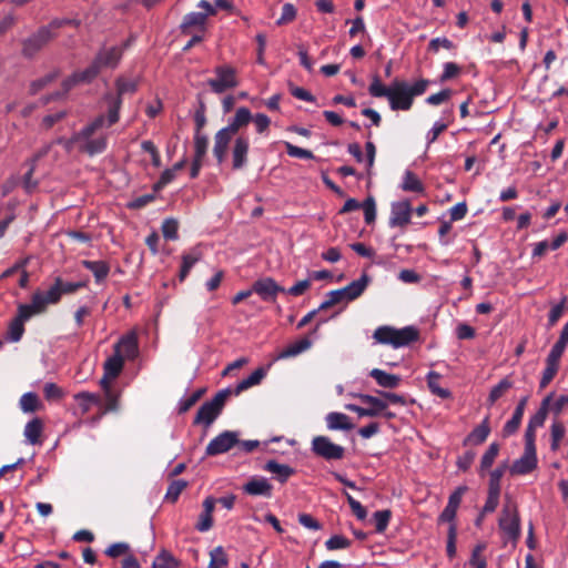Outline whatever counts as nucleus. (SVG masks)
I'll return each instance as SVG.
<instances>
[{"mask_svg": "<svg viewBox=\"0 0 568 568\" xmlns=\"http://www.w3.org/2000/svg\"><path fill=\"white\" fill-rule=\"evenodd\" d=\"M206 23V14L202 12H190L183 17L180 29L182 33H189L191 28L199 27L204 30Z\"/></svg>", "mask_w": 568, "mask_h": 568, "instance_id": "30", "label": "nucleus"}, {"mask_svg": "<svg viewBox=\"0 0 568 568\" xmlns=\"http://www.w3.org/2000/svg\"><path fill=\"white\" fill-rule=\"evenodd\" d=\"M43 432V423L40 418L36 417L24 427V436L31 445L41 444V434Z\"/></svg>", "mask_w": 568, "mask_h": 568, "instance_id": "29", "label": "nucleus"}, {"mask_svg": "<svg viewBox=\"0 0 568 568\" xmlns=\"http://www.w3.org/2000/svg\"><path fill=\"white\" fill-rule=\"evenodd\" d=\"M499 450H500V446L498 443L494 442L488 446L487 450L484 453V455L481 456V459H480V466H479V475L480 476H484V473L493 466L496 457L499 454Z\"/></svg>", "mask_w": 568, "mask_h": 568, "instance_id": "34", "label": "nucleus"}, {"mask_svg": "<svg viewBox=\"0 0 568 568\" xmlns=\"http://www.w3.org/2000/svg\"><path fill=\"white\" fill-rule=\"evenodd\" d=\"M440 48L446 50H455L457 45L446 37L434 38L428 43V51L437 53Z\"/></svg>", "mask_w": 568, "mask_h": 568, "instance_id": "54", "label": "nucleus"}, {"mask_svg": "<svg viewBox=\"0 0 568 568\" xmlns=\"http://www.w3.org/2000/svg\"><path fill=\"white\" fill-rule=\"evenodd\" d=\"M155 200L154 193H148L143 194L141 196H138L133 199L131 202L128 203V207L131 210H140L149 205Z\"/></svg>", "mask_w": 568, "mask_h": 568, "instance_id": "63", "label": "nucleus"}, {"mask_svg": "<svg viewBox=\"0 0 568 568\" xmlns=\"http://www.w3.org/2000/svg\"><path fill=\"white\" fill-rule=\"evenodd\" d=\"M326 426L329 430H352L354 428L349 417L344 413L332 412L325 417Z\"/></svg>", "mask_w": 568, "mask_h": 568, "instance_id": "22", "label": "nucleus"}, {"mask_svg": "<svg viewBox=\"0 0 568 568\" xmlns=\"http://www.w3.org/2000/svg\"><path fill=\"white\" fill-rule=\"evenodd\" d=\"M82 265L93 273L97 283L104 281L110 273V265L105 261L83 260Z\"/></svg>", "mask_w": 568, "mask_h": 568, "instance_id": "28", "label": "nucleus"}, {"mask_svg": "<svg viewBox=\"0 0 568 568\" xmlns=\"http://www.w3.org/2000/svg\"><path fill=\"white\" fill-rule=\"evenodd\" d=\"M286 153L292 158H298V159H307L312 160L314 159V154L312 151L298 148L290 142H284Z\"/></svg>", "mask_w": 568, "mask_h": 568, "instance_id": "58", "label": "nucleus"}, {"mask_svg": "<svg viewBox=\"0 0 568 568\" xmlns=\"http://www.w3.org/2000/svg\"><path fill=\"white\" fill-rule=\"evenodd\" d=\"M252 291L265 302H275L278 293H285V288L278 285L272 277H263L252 284Z\"/></svg>", "mask_w": 568, "mask_h": 568, "instance_id": "14", "label": "nucleus"}, {"mask_svg": "<svg viewBox=\"0 0 568 568\" xmlns=\"http://www.w3.org/2000/svg\"><path fill=\"white\" fill-rule=\"evenodd\" d=\"M19 405L24 413H34L42 408L39 396L32 392L23 394L20 397Z\"/></svg>", "mask_w": 568, "mask_h": 568, "instance_id": "37", "label": "nucleus"}, {"mask_svg": "<svg viewBox=\"0 0 568 568\" xmlns=\"http://www.w3.org/2000/svg\"><path fill=\"white\" fill-rule=\"evenodd\" d=\"M179 561L166 550H162L153 560L152 568H178Z\"/></svg>", "mask_w": 568, "mask_h": 568, "instance_id": "42", "label": "nucleus"}, {"mask_svg": "<svg viewBox=\"0 0 568 568\" xmlns=\"http://www.w3.org/2000/svg\"><path fill=\"white\" fill-rule=\"evenodd\" d=\"M368 92L374 98H387L393 111H408L413 106V98L407 90V82L395 80L389 87L382 83L381 79L373 77Z\"/></svg>", "mask_w": 568, "mask_h": 568, "instance_id": "1", "label": "nucleus"}, {"mask_svg": "<svg viewBox=\"0 0 568 568\" xmlns=\"http://www.w3.org/2000/svg\"><path fill=\"white\" fill-rule=\"evenodd\" d=\"M75 77L78 78L79 83H90L92 82L100 73V69L95 64L94 61L82 71H75Z\"/></svg>", "mask_w": 568, "mask_h": 568, "instance_id": "51", "label": "nucleus"}, {"mask_svg": "<svg viewBox=\"0 0 568 568\" xmlns=\"http://www.w3.org/2000/svg\"><path fill=\"white\" fill-rule=\"evenodd\" d=\"M442 375L435 371H430L428 374H427V386L429 388V390L432 392V394L443 398V399H447V398H450L452 397V393L449 389L447 388H443L439 386V379H440Z\"/></svg>", "mask_w": 568, "mask_h": 568, "instance_id": "32", "label": "nucleus"}, {"mask_svg": "<svg viewBox=\"0 0 568 568\" xmlns=\"http://www.w3.org/2000/svg\"><path fill=\"white\" fill-rule=\"evenodd\" d=\"M499 497H500L499 491L487 490V498H486L485 505L483 507V514L494 513L499 505Z\"/></svg>", "mask_w": 568, "mask_h": 568, "instance_id": "62", "label": "nucleus"}, {"mask_svg": "<svg viewBox=\"0 0 568 568\" xmlns=\"http://www.w3.org/2000/svg\"><path fill=\"white\" fill-rule=\"evenodd\" d=\"M402 189L406 192L424 193L425 186L417 175L412 171H406L403 176Z\"/></svg>", "mask_w": 568, "mask_h": 568, "instance_id": "35", "label": "nucleus"}, {"mask_svg": "<svg viewBox=\"0 0 568 568\" xmlns=\"http://www.w3.org/2000/svg\"><path fill=\"white\" fill-rule=\"evenodd\" d=\"M214 73L216 78L207 80V85L214 93L221 94L237 87L236 70L233 67L227 64L217 65Z\"/></svg>", "mask_w": 568, "mask_h": 568, "instance_id": "8", "label": "nucleus"}, {"mask_svg": "<svg viewBox=\"0 0 568 568\" xmlns=\"http://www.w3.org/2000/svg\"><path fill=\"white\" fill-rule=\"evenodd\" d=\"M457 525L448 526L446 552L448 558L456 556Z\"/></svg>", "mask_w": 568, "mask_h": 568, "instance_id": "60", "label": "nucleus"}, {"mask_svg": "<svg viewBox=\"0 0 568 568\" xmlns=\"http://www.w3.org/2000/svg\"><path fill=\"white\" fill-rule=\"evenodd\" d=\"M369 376L373 377L376 383L384 388H396L402 381L398 375L389 374L379 368H373L369 372Z\"/></svg>", "mask_w": 568, "mask_h": 568, "instance_id": "26", "label": "nucleus"}, {"mask_svg": "<svg viewBox=\"0 0 568 568\" xmlns=\"http://www.w3.org/2000/svg\"><path fill=\"white\" fill-rule=\"evenodd\" d=\"M312 345V342L308 339V337H303L297 342H294L286 346L285 348L281 349L275 359H286L290 357H295L303 353L304 351L308 349Z\"/></svg>", "mask_w": 568, "mask_h": 568, "instance_id": "24", "label": "nucleus"}, {"mask_svg": "<svg viewBox=\"0 0 568 568\" xmlns=\"http://www.w3.org/2000/svg\"><path fill=\"white\" fill-rule=\"evenodd\" d=\"M200 260V254L189 253L182 256V265L179 274V278L183 282L189 275L193 265Z\"/></svg>", "mask_w": 568, "mask_h": 568, "instance_id": "50", "label": "nucleus"}, {"mask_svg": "<svg viewBox=\"0 0 568 568\" xmlns=\"http://www.w3.org/2000/svg\"><path fill=\"white\" fill-rule=\"evenodd\" d=\"M114 352L124 358L133 359L139 353L138 336L134 332L123 335L114 345Z\"/></svg>", "mask_w": 568, "mask_h": 568, "instance_id": "19", "label": "nucleus"}, {"mask_svg": "<svg viewBox=\"0 0 568 568\" xmlns=\"http://www.w3.org/2000/svg\"><path fill=\"white\" fill-rule=\"evenodd\" d=\"M233 119L242 128H246L248 125V123L252 122L253 114L247 108L241 106L235 111Z\"/></svg>", "mask_w": 568, "mask_h": 568, "instance_id": "64", "label": "nucleus"}, {"mask_svg": "<svg viewBox=\"0 0 568 568\" xmlns=\"http://www.w3.org/2000/svg\"><path fill=\"white\" fill-rule=\"evenodd\" d=\"M122 54L123 48L116 45L111 48H102L99 50L93 61L100 71L104 68L115 69L122 59Z\"/></svg>", "mask_w": 568, "mask_h": 568, "instance_id": "16", "label": "nucleus"}, {"mask_svg": "<svg viewBox=\"0 0 568 568\" xmlns=\"http://www.w3.org/2000/svg\"><path fill=\"white\" fill-rule=\"evenodd\" d=\"M63 23V21H50L22 39L20 42L21 55L27 60L36 59L42 50L59 37L58 31Z\"/></svg>", "mask_w": 568, "mask_h": 568, "instance_id": "2", "label": "nucleus"}, {"mask_svg": "<svg viewBox=\"0 0 568 568\" xmlns=\"http://www.w3.org/2000/svg\"><path fill=\"white\" fill-rule=\"evenodd\" d=\"M205 388H200L191 394L189 397L180 400L179 413L184 414L189 412L204 395Z\"/></svg>", "mask_w": 568, "mask_h": 568, "instance_id": "52", "label": "nucleus"}, {"mask_svg": "<svg viewBox=\"0 0 568 568\" xmlns=\"http://www.w3.org/2000/svg\"><path fill=\"white\" fill-rule=\"evenodd\" d=\"M356 397L361 403L368 406L362 407L355 404H347L345 408L356 413L359 417H377L387 408V403L383 398L368 394H357Z\"/></svg>", "mask_w": 568, "mask_h": 568, "instance_id": "9", "label": "nucleus"}, {"mask_svg": "<svg viewBox=\"0 0 568 568\" xmlns=\"http://www.w3.org/2000/svg\"><path fill=\"white\" fill-rule=\"evenodd\" d=\"M351 544L352 541L348 538L342 535H334L325 541V547L327 550L345 549L348 548Z\"/></svg>", "mask_w": 568, "mask_h": 568, "instance_id": "57", "label": "nucleus"}, {"mask_svg": "<svg viewBox=\"0 0 568 568\" xmlns=\"http://www.w3.org/2000/svg\"><path fill=\"white\" fill-rule=\"evenodd\" d=\"M239 444V434L232 430H224L215 436L205 448L206 456H216L230 452Z\"/></svg>", "mask_w": 568, "mask_h": 568, "instance_id": "12", "label": "nucleus"}, {"mask_svg": "<svg viewBox=\"0 0 568 568\" xmlns=\"http://www.w3.org/2000/svg\"><path fill=\"white\" fill-rule=\"evenodd\" d=\"M24 333V322L18 318L17 316L10 322L7 338L10 342H19L22 338Z\"/></svg>", "mask_w": 568, "mask_h": 568, "instance_id": "43", "label": "nucleus"}, {"mask_svg": "<svg viewBox=\"0 0 568 568\" xmlns=\"http://www.w3.org/2000/svg\"><path fill=\"white\" fill-rule=\"evenodd\" d=\"M59 77L58 71H53L51 73L45 74L42 78H39L30 83L29 91L30 94L34 95L39 91H41L43 88H45L48 84L53 82Z\"/></svg>", "mask_w": 568, "mask_h": 568, "instance_id": "46", "label": "nucleus"}, {"mask_svg": "<svg viewBox=\"0 0 568 568\" xmlns=\"http://www.w3.org/2000/svg\"><path fill=\"white\" fill-rule=\"evenodd\" d=\"M462 72V68L455 62H446L444 64L443 73L439 77L440 82H446L458 77Z\"/></svg>", "mask_w": 568, "mask_h": 568, "instance_id": "61", "label": "nucleus"}, {"mask_svg": "<svg viewBox=\"0 0 568 568\" xmlns=\"http://www.w3.org/2000/svg\"><path fill=\"white\" fill-rule=\"evenodd\" d=\"M312 450L326 460H339L345 455V448L333 443L327 436H315L312 439Z\"/></svg>", "mask_w": 568, "mask_h": 568, "instance_id": "11", "label": "nucleus"}, {"mask_svg": "<svg viewBox=\"0 0 568 568\" xmlns=\"http://www.w3.org/2000/svg\"><path fill=\"white\" fill-rule=\"evenodd\" d=\"M373 337L379 344L392 345L394 348H399L418 341L419 331L414 326L395 328L393 326L385 325L377 327Z\"/></svg>", "mask_w": 568, "mask_h": 568, "instance_id": "4", "label": "nucleus"}, {"mask_svg": "<svg viewBox=\"0 0 568 568\" xmlns=\"http://www.w3.org/2000/svg\"><path fill=\"white\" fill-rule=\"evenodd\" d=\"M343 301H346V295L343 288L331 291L327 293L326 300L318 306V310H328Z\"/></svg>", "mask_w": 568, "mask_h": 568, "instance_id": "44", "label": "nucleus"}, {"mask_svg": "<svg viewBox=\"0 0 568 568\" xmlns=\"http://www.w3.org/2000/svg\"><path fill=\"white\" fill-rule=\"evenodd\" d=\"M73 397L79 403L81 413L83 415L89 413L92 405L101 404V396L89 392L77 393Z\"/></svg>", "mask_w": 568, "mask_h": 568, "instance_id": "33", "label": "nucleus"}, {"mask_svg": "<svg viewBox=\"0 0 568 568\" xmlns=\"http://www.w3.org/2000/svg\"><path fill=\"white\" fill-rule=\"evenodd\" d=\"M264 470L275 475V478L284 484L291 476L295 474V469L288 465L278 464L276 460L271 459L264 465Z\"/></svg>", "mask_w": 568, "mask_h": 568, "instance_id": "25", "label": "nucleus"}, {"mask_svg": "<svg viewBox=\"0 0 568 568\" xmlns=\"http://www.w3.org/2000/svg\"><path fill=\"white\" fill-rule=\"evenodd\" d=\"M364 211V220L366 224H373L376 220V203L373 196H367L361 206Z\"/></svg>", "mask_w": 568, "mask_h": 568, "instance_id": "53", "label": "nucleus"}, {"mask_svg": "<svg viewBox=\"0 0 568 568\" xmlns=\"http://www.w3.org/2000/svg\"><path fill=\"white\" fill-rule=\"evenodd\" d=\"M141 148L151 155L153 166L160 168L162 164L161 155L155 144L150 140H145L141 143Z\"/></svg>", "mask_w": 568, "mask_h": 568, "instance_id": "59", "label": "nucleus"}, {"mask_svg": "<svg viewBox=\"0 0 568 568\" xmlns=\"http://www.w3.org/2000/svg\"><path fill=\"white\" fill-rule=\"evenodd\" d=\"M187 487V481L184 479H176L170 483L166 494L165 500L174 504L179 499L182 491Z\"/></svg>", "mask_w": 568, "mask_h": 568, "instance_id": "39", "label": "nucleus"}, {"mask_svg": "<svg viewBox=\"0 0 568 568\" xmlns=\"http://www.w3.org/2000/svg\"><path fill=\"white\" fill-rule=\"evenodd\" d=\"M537 449H524V454L516 459L509 467V473L513 476L527 475L537 468Z\"/></svg>", "mask_w": 568, "mask_h": 568, "instance_id": "15", "label": "nucleus"}, {"mask_svg": "<svg viewBox=\"0 0 568 568\" xmlns=\"http://www.w3.org/2000/svg\"><path fill=\"white\" fill-rule=\"evenodd\" d=\"M116 94H105V100L109 103V125L115 124L120 119V110L122 106V95L126 93H134L138 89V83L134 80H126L119 78L115 82Z\"/></svg>", "mask_w": 568, "mask_h": 568, "instance_id": "6", "label": "nucleus"}, {"mask_svg": "<svg viewBox=\"0 0 568 568\" xmlns=\"http://www.w3.org/2000/svg\"><path fill=\"white\" fill-rule=\"evenodd\" d=\"M265 375H266L265 368H263V367L256 368L248 377L244 378L236 385L234 390H232V394H234L235 396H239L242 392H244L255 385H258L262 382V379L265 377Z\"/></svg>", "mask_w": 568, "mask_h": 568, "instance_id": "27", "label": "nucleus"}, {"mask_svg": "<svg viewBox=\"0 0 568 568\" xmlns=\"http://www.w3.org/2000/svg\"><path fill=\"white\" fill-rule=\"evenodd\" d=\"M243 128L232 118L229 124L220 129L214 135L213 155L217 164H222L227 155V150L233 138L240 135Z\"/></svg>", "mask_w": 568, "mask_h": 568, "instance_id": "7", "label": "nucleus"}, {"mask_svg": "<svg viewBox=\"0 0 568 568\" xmlns=\"http://www.w3.org/2000/svg\"><path fill=\"white\" fill-rule=\"evenodd\" d=\"M209 139L205 134L194 133V158L203 160L207 152Z\"/></svg>", "mask_w": 568, "mask_h": 568, "instance_id": "49", "label": "nucleus"}, {"mask_svg": "<svg viewBox=\"0 0 568 568\" xmlns=\"http://www.w3.org/2000/svg\"><path fill=\"white\" fill-rule=\"evenodd\" d=\"M103 126L109 125V116L105 119L104 115L97 116L92 122L82 128L79 132L75 133L77 139H84V143L80 145V152L87 153L90 156L95 154H100L106 150L108 146V135L101 134L97 138H92L95 132H98Z\"/></svg>", "mask_w": 568, "mask_h": 568, "instance_id": "3", "label": "nucleus"}, {"mask_svg": "<svg viewBox=\"0 0 568 568\" xmlns=\"http://www.w3.org/2000/svg\"><path fill=\"white\" fill-rule=\"evenodd\" d=\"M99 406L102 415L116 412L119 408V395L113 389L104 393V402L101 400Z\"/></svg>", "mask_w": 568, "mask_h": 568, "instance_id": "41", "label": "nucleus"}, {"mask_svg": "<svg viewBox=\"0 0 568 568\" xmlns=\"http://www.w3.org/2000/svg\"><path fill=\"white\" fill-rule=\"evenodd\" d=\"M88 286V281L80 282H65L62 277L57 276L53 281V284L49 288V298L53 303H59L62 295L73 294L80 288H84Z\"/></svg>", "mask_w": 568, "mask_h": 568, "instance_id": "13", "label": "nucleus"}, {"mask_svg": "<svg viewBox=\"0 0 568 568\" xmlns=\"http://www.w3.org/2000/svg\"><path fill=\"white\" fill-rule=\"evenodd\" d=\"M566 435V427L562 422L554 420L550 426V449L557 452L560 447V443Z\"/></svg>", "mask_w": 568, "mask_h": 568, "instance_id": "38", "label": "nucleus"}, {"mask_svg": "<svg viewBox=\"0 0 568 568\" xmlns=\"http://www.w3.org/2000/svg\"><path fill=\"white\" fill-rule=\"evenodd\" d=\"M227 557L223 547L217 546L210 551V562L207 568H224L227 566Z\"/></svg>", "mask_w": 568, "mask_h": 568, "instance_id": "40", "label": "nucleus"}, {"mask_svg": "<svg viewBox=\"0 0 568 568\" xmlns=\"http://www.w3.org/2000/svg\"><path fill=\"white\" fill-rule=\"evenodd\" d=\"M551 397H552V394L548 395L547 397H545L542 399L538 410L530 417V419L528 422L529 425L537 427V428L544 426L547 415H548V412H549V405H550Z\"/></svg>", "mask_w": 568, "mask_h": 568, "instance_id": "36", "label": "nucleus"}, {"mask_svg": "<svg viewBox=\"0 0 568 568\" xmlns=\"http://www.w3.org/2000/svg\"><path fill=\"white\" fill-rule=\"evenodd\" d=\"M559 369V365L550 362H546V367L542 372V376L539 383L540 389L547 387L550 382L555 378L557 372Z\"/></svg>", "mask_w": 568, "mask_h": 568, "instance_id": "56", "label": "nucleus"}, {"mask_svg": "<svg viewBox=\"0 0 568 568\" xmlns=\"http://www.w3.org/2000/svg\"><path fill=\"white\" fill-rule=\"evenodd\" d=\"M513 384L508 378L501 379L497 385H495L488 396L489 405H493L497 399L505 395V393L511 388Z\"/></svg>", "mask_w": 568, "mask_h": 568, "instance_id": "48", "label": "nucleus"}, {"mask_svg": "<svg viewBox=\"0 0 568 568\" xmlns=\"http://www.w3.org/2000/svg\"><path fill=\"white\" fill-rule=\"evenodd\" d=\"M499 528L511 541L520 537V518L516 505L506 504L499 518Z\"/></svg>", "mask_w": 568, "mask_h": 568, "instance_id": "10", "label": "nucleus"}, {"mask_svg": "<svg viewBox=\"0 0 568 568\" xmlns=\"http://www.w3.org/2000/svg\"><path fill=\"white\" fill-rule=\"evenodd\" d=\"M375 521V530L382 534L386 530L389 520L392 518V511L389 509L377 510L373 515Z\"/></svg>", "mask_w": 568, "mask_h": 568, "instance_id": "47", "label": "nucleus"}, {"mask_svg": "<svg viewBox=\"0 0 568 568\" xmlns=\"http://www.w3.org/2000/svg\"><path fill=\"white\" fill-rule=\"evenodd\" d=\"M250 150V140L245 134H240L235 138L232 146V166L233 170H241L247 163V155Z\"/></svg>", "mask_w": 568, "mask_h": 568, "instance_id": "17", "label": "nucleus"}, {"mask_svg": "<svg viewBox=\"0 0 568 568\" xmlns=\"http://www.w3.org/2000/svg\"><path fill=\"white\" fill-rule=\"evenodd\" d=\"M490 434V426H489V416H486L484 420L475 427L468 436L464 440V445L474 444L479 445L483 444L487 437Z\"/></svg>", "mask_w": 568, "mask_h": 568, "instance_id": "23", "label": "nucleus"}, {"mask_svg": "<svg viewBox=\"0 0 568 568\" xmlns=\"http://www.w3.org/2000/svg\"><path fill=\"white\" fill-rule=\"evenodd\" d=\"M412 205L408 200L394 202L392 204L389 225L392 227H404L410 223Z\"/></svg>", "mask_w": 568, "mask_h": 568, "instance_id": "18", "label": "nucleus"}, {"mask_svg": "<svg viewBox=\"0 0 568 568\" xmlns=\"http://www.w3.org/2000/svg\"><path fill=\"white\" fill-rule=\"evenodd\" d=\"M371 283V277L367 273H363L358 280L351 282L343 287L346 295V301L351 302L358 298L367 288Z\"/></svg>", "mask_w": 568, "mask_h": 568, "instance_id": "21", "label": "nucleus"}, {"mask_svg": "<svg viewBox=\"0 0 568 568\" xmlns=\"http://www.w3.org/2000/svg\"><path fill=\"white\" fill-rule=\"evenodd\" d=\"M232 395V389L224 388L219 390L211 400L203 403L194 417L193 425H204L209 427L222 413L223 407Z\"/></svg>", "mask_w": 568, "mask_h": 568, "instance_id": "5", "label": "nucleus"}, {"mask_svg": "<svg viewBox=\"0 0 568 568\" xmlns=\"http://www.w3.org/2000/svg\"><path fill=\"white\" fill-rule=\"evenodd\" d=\"M244 493L251 496H264L270 498L272 496L273 487L266 478H252L243 486Z\"/></svg>", "mask_w": 568, "mask_h": 568, "instance_id": "20", "label": "nucleus"}, {"mask_svg": "<svg viewBox=\"0 0 568 568\" xmlns=\"http://www.w3.org/2000/svg\"><path fill=\"white\" fill-rule=\"evenodd\" d=\"M30 304L32 305V307L34 310H37V312L39 314H41V313L45 312L47 306L49 304H54V303L52 301H50V298H49V290H48L45 293L37 291L32 295Z\"/></svg>", "mask_w": 568, "mask_h": 568, "instance_id": "45", "label": "nucleus"}, {"mask_svg": "<svg viewBox=\"0 0 568 568\" xmlns=\"http://www.w3.org/2000/svg\"><path fill=\"white\" fill-rule=\"evenodd\" d=\"M123 366L124 357L114 352V354L104 362L103 369L106 377L116 378L122 372Z\"/></svg>", "mask_w": 568, "mask_h": 568, "instance_id": "31", "label": "nucleus"}, {"mask_svg": "<svg viewBox=\"0 0 568 568\" xmlns=\"http://www.w3.org/2000/svg\"><path fill=\"white\" fill-rule=\"evenodd\" d=\"M178 230H179V223L174 219H166L163 221L161 231L166 240H176L178 239Z\"/></svg>", "mask_w": 568, "mask_h": 568, "instance_id": "55", "label": "nucleus"}]
</instances>
